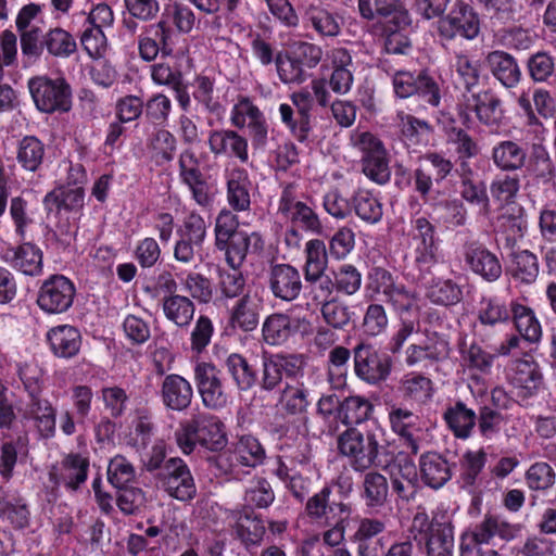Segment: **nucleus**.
<instances>
[{
  "mask_svg": "<svg viewBox=\"0 0 556 556\" xmlns=\"http://www.w3.org/2000/svg\"><path fill=\"white\" fill-rule=\"evenodd\" d=\"M511 302L507 303L504 299L493 296H482L479 303L477 320L483 327L494 328L498 325L510 321Z\"/></svg>",
  "mask_w": 556,
  "mask_h": 556,
  "instance_id": "680f3d73",
  "label": "nucleus"
},
{
  "mask_svg": "<svg viewBox=\"0 0 556 556\" xmlns=\"http://www.w3.org/2000/svg\"><path fill=\"white\" fill-rule=\"evenodd\" d=\"M164 491L181 502L191 501L197 494L193 476L187 463L180 457H169L161 472L155 475Z\"/></svg>",
  "mask_w": 556,
  "mask_h": 556,
  "instance_id": "5701e85b",
  "label": "nucleus"
},
{
  "mask_svg": "<svg viewBox=\"0 0 556 556\" xmlns=\"http://www.w3.org/2000/svg\"><path fill=\"white\" fill-rule=\"evenodd\" d=\"M27 88L36 110L42 114H62L72 109V87L63 76L37 75L28 79Z\"/></svg>",
  "mask_w": 556,
  "mask_h": 556,
  "instance_id": "0eeeda50",
  "label": "nucleus"
},
{
  "mask_svg": "<svg viewBox=\"0 0 556 556\" xmlns=\"http://www.w3.org/2000/svg\"><path fill=\"white\" fill-rule=\"evenodd\" d=\"M264 239L260 232L248 233L245 231L232 237L226 243V248H216L225 252V260L229 266H240L245 261L248 253L258 254L264 250Z\"/></svg>",
  "mask_w": 556,
  "mask_h": 556,
  "instance_id": "09e8293b",
  "label": "nucleus"
},
{
  "mask_svg": "<svg viewBox=\"0 0 556 556\" xmlns=\"http://www.w3.org/2000/svg\"><path fill=\"white\" fill-rule=\"evenodd\" d=\"M509 381L515 389L517 403L528 405L536 396L543 384L540 366L534 361L516 359L511 366Z\"/></svg>",
  "mask_w": 556,
  "mask_h": 556,
  "instance_id": "cd10ccee",
  "label": "nucleus"
},
{
  "mask_svg": "<svg viewBox=\"0 0 556 556\" xmlns=\"http://www.w3.org/2000/svg\"><path fill=\"white\" fill-rule=\"evenodd\" d=\"M388 61H380L382 70L392 75L394 94L400 99L417 97L431 106H439L441 89L437 80L427 72H410L394 70L392 73L386 68Z\"/></svg>",
  "mask_w": 556,
  "mask_h": 556,
  "instance_id": "1a4fd4ad",
  "label": "nucleus"
},
{
  "mask_svg": "<svg viewBox=\"0 0 556 556\" xmlns=\"http://www.w3.org/2000/svg\"><path fill=\"white\" fill-rule=\"evenodd\" d=\"M507 273L514 281L521 285L534 283L540 273L538 256L529 250L514 251L510 254Z\"/></svg>",
  "mask_w": 556,
  "mask_h": 556,
  "instance_id": "052dcab7",
  "label": "nucleus"
},
{
  "mask_svg": "<svg viewBox=\"0 0 556 556\" xmlns=\"http://www.w3.org/2000/svg\"><path fill=\"white\" fill-rule=\"evenodd\" d=\"M387 530L384 517H359L357 527L350 536L352 543L356 544L358 556H381V539L378 536Z\"/></svg>",
  "mask_w": 556,
  "mask_h": 556,
  "instance_id": "c85d7f7f",
  "label": "nucleus"
},
{
  "mask_svg": "<svg viewBox=\"0 0 556 556\" xmlns=\"http://www.w3.org/2000/svg\"><path fill=\"white\" fill-rule=\"evenodd\" d=\"M462 258L466 270L486 282H494L502 276L503 268L497 254L477 239L463 243Z\"/></svg>",
  "mask_w": 556,
  "mask_h": 556,
  "instance_id": "4be33fe9",
  "label": "nucleus"
},
{
  "mask_svg": "<svg viewBox=\"0 0 556 556\" xmlns=\"http://www.w3.org/2000/svg\"><path fill=\"white\" fill-rule=\"evenodd\" d=\"M390 484L387 477L371 470L364 475L359 497L369 514L379 513L389 504Z\"/></svg>",
  "mask_w": 556,
  "mask_h": 556,
  "instance_id": "4c0bfd02",
  "label": "nucleus"
},
{
  "mask_svg": "<svg viewBox=\"0 0 556 556\" xmlns=\"http://www.w3.org/2000/svg\"><path fill=\"white\" fill-rule=\"evenodd\" d=\"M278 111L281 123L296 141L300 143L311 141L313 135L312 115L298 113L288 103H281Z\"/></svg>",
  "mask_w": 556,
  "mask_h": 556,
  "instance_id": "338daca9",
  "label": "nucleus"
},
{
  "mask_svg": "<svg viewBox=\"0 0 556 556\" xmlns=\"http://www.w3.org/2000/svg\"><path fill=\"white\" fill-rule=\"evenodd\" d=\"M353 365L359 380L369 386H379L390 378L393 358L375 344L362 340L353 348Z\"/></svg>",
  "mask_w": 556,
  "mask_h": 556,
  "instance_id": "9d476101",
  "label": "nucleus"
},
{
  "mask_svg": "<svg viewBox=\"0 0 556 556\" xmlns=\"http://www.w3.org/2000/svg\"><path fill=\"white\" fill-rule=\"evenodd\" d=\"M268 286L276 299L286 302L298 299L303 289L300 271L296 267L287 263L270 265Z\"/></svg>",
  "mask_w": 556,
  "mask_h": 556,
  "instance_id": "c756f323",
  "label": "nucleus"
},
{
  "mask_svg": "<svg viewBox=\"0 0 556 556\" xmlns=\"http://www.w3.org/2000/svg\"><path fill=\"white\" fill-rule=\"evenodd\" d=\"M46 342L53 356L71 359L79 353L83 337L78 328L63 324L47 331Z\"/></svg>",
  "mask_w": 556,
  "mask_h": 556,
  "instance_id": "f704fd0d",
  "label": "nucleus"
},
{
  "mask_svg": "<svg viewBox=\"0 0 556 556\" xmlns=\"http://www.w3.org/2000/svg\"><path fill=\"white\" fill-rule=\"evenodd\" d=\"M481 30V18L475 7L465 1L456 0L448 12L437 23V31L441 39L452 41L456 38L476 39Z\"/></svg>",
  "mask_w": 556,
  "mask_h": 556,
  "instance_id": "f8f14e48",
  "label": "nucleus"
},
{
  "mask_svg": "<svg viewBox=\"0 0 556 556\" xmlns=\"http://www.w3.org/2000/svg\"><path fill=\"white\" fill-rule=\"evenodd\" d=\"M453 68L456 75V83L462 87L466 94L473 92V89L480 85L482 78V65L480 60L459 52L454 56Z\"/></svg>",
  "mask_w": 556,
  "mask_h": 556,
  "instance_id": "0e129e2a",
  "label": "nucleus"
},
{
  "mask_svg": "<svg viewBox=\"0 0 556 556\" xmlns=\"http://www.w3.org/2000/svg\"><path fill=\"white\" fill-rule=\"evenodd\" d=\"M20 243L7 250L3 260L15 270L26 276H38L42 273L43 254L41 249L31 242Z\"/></svg>",
  "mask_w": 556,
  "mask_h": 556,
  "instance_id": "ea45409f",
  "label": "nucleus"
},
{
  "mask_svg": "<svg viewBox=\"0 0 556 556\" xmlns=\"http://www.w3.org/2000/svg\"><path fill=\"white\" fill-rule=\"evenodd\" d=\"M389 420L391 429L400 435L402 444L410 454L416 455L419 452V417L407 408L394 407L389 413Z\"/></svg>",
  "mask_w": 556,
  "mask_h": 556,
  "instance_id": "de8ad7c7",
  "label": "nucleus"
},
{
  "mask_svg": "<svg viewBox=\"0 0 556 556\" xmlns=\"http://www.w3.org/2000/svg\"><path fill=\"white\" fill-rule=\"evenodd\" d=\"M331 74L327 79L329 88L337 94L348 93L354 81L352 55L345 48H336L330 56Z\"/></svg>",
  "mask_w": 556,
  "mask_h": 556,
  "instance_id": "8fccbe9b",
  "label": "nucleus"
},
{
  "mask_svg": "<svg viewBox=\"0 0 556 556\" xmlns=\"http://www.w3.org/2000/svg\"><path fill=\"white\" fill-rule=\"evenodd\" d=\"M263 302L256 295L243 294L230 311L229 325L243 332L255 330L260 323Z\"/></svg>",
  "mask_w": 556,
  "mask_h": 556,
  "instance_id": "603ef678",
  "label": "nucleus"
},
{
  "mask_svg": "<svg viewBox=\"0 0 556 556\" xmlns=\"http://www.w3.org/2000/svg\"><path fill=\"white\" fill-rule=\"evenodd\" d=\"M178 177L188 188L191 199L202 208L210 210L215 202L216 190L208 182L201 169V163L195 152L188 148L181 151L178 157Z\"/></svg>",
  "mask_w": 556,
  "mask_h": 556,
  "instance_id": "ddd939ff",
  "label": "nucleus"
},
{
  "mask_svg": "<svg viewBox=\"0 0 556 556\" xmlns=\"http://www.w3.org/2000/svg\"><path fill=\"white\" fill-rule=\"evenodd\" d=\"M519 336L529 343H536L542 338V327L534 311L518 301H511V315Z\"/></svg>",
  "mask_w": 556,
  "mask_h": 556,
  "instance_id": "bf43d9fd",
  "label": "nucleus"
},
{
  "mask_svg": "<svg viewBox=\"0 0 556 556\" xmlns=\"http://www.w3.org/2000/svg\"><path fill=\"white\" fill-rule=\"evenodd\" d=\"M339 452L349 457L354 471L364 472L374 466H380L379 450L381 445L372 431L361 432L354 427L348 428L338 438Z\"/></svg>",
  "mask_w": 556,
  "mask_h": 556,
  "instance_id": "6e6552de",
  "label": "nucleus"
},
{
  "mask_svg": "<svg viewBox=\"0 0 556 556\" xmlns=\"http://www.w3.org/2000/svg\"><path fill=\"white\" fill-rule=\"evenodd\" d=\"M224 367L239 391L248 392L256 388L260 366L255 357L230 353L224 361Z\"/></svg>",
  "mask_w": 556,
  "mask_h": 556,
  "instance_id": "c9c22d12",
  "label": "nucleus"
},
{
  "mask_svg": "<svg viewBox=\"0 0 556 556\" xmlns=\"http://www.w3.org/2000/svg\"><path fill=\"white\" fill-rule=\"evenodd\" d=\"M252 182L244 168H233L227 177V202L235 212H245L251 208Z\"/></svg>",
  "mask_w": 556,
  "mask_h": 556,
  "instance_id": "6e6d98bb",
  "label": "nucleus"
},
{
  "mask_svg": "<svg viewBox=\"0 0 556 556\" xmlns=\"http://www.w3.org/2000/svg\"><path fill=\"white\" fill-rule=\"evenodd\" d=\"M490 17L493 25L508 26L521 17L517 0H473Z\"/></svg>",
  "mask_w": 556,
  "mask_h": 556,
  "instance_id": "69168bd1",
  "label": "nucleus"
},
{
  "mask_svg": "<svg viewBox=\"0 0 556 556\" xmlns=\"http://www.w3.org/2000/svg\"><path fill=\"white\" fill-rule=\"evenodd\" d=\"M76 298V286L72 279L53 274L46 278L38 288L36 304L48 315L66 313Z\"/></svg>",
  "mask_w": 556,
  "mask_h": 556,
  "instance_id": "f3484780",
  "label": "nucleus"
},
{
  "mask_svg": "<svg viewBox=\"0 0 556 556\" xmlns=\"http://www.w3.org/2000/svg\"><path fill=\"white\" fill-rule=\"evenodd\" d=\"M456 112L460 124L468 129L475 123L472 114L492 132H497L506 126L504 102L492 89L463 94L456 104Z\"/></svg>",
  "mask_w": 556,
  "mask_h": 556,
  "instance_id": "20e7f679",
  "label": "nucleus"
},
{
  "mask_svg": "<svg viewBox=\"0 0 556 556\" xmlns=\"http://www.w3.org/2000/svg\"><path fill=\"white\" fill-rule=\"evenodd\" d=\"M0 519L15 530H24L30 525V509L27 501L17 492L0 486Z\"/></svg>",
  "mask_w": 556,
  "mask_h": 556,
  "instance_id": "49530a36",
  "label": "nucleus"
},
{
  "mask_svg": "<svg viewBox=\"0 0 556 556\" xmlns=\"http://www.w3.org/2000/svg\"><path fill=\"white\" fill-rule=\"evenodd\" d=\"M42 203L48 214L79 213L85 205V189L59 186L45 195Z\"/></svg>",
  "mask_w": 556,
  "mask_h": 556,
  "instance_id": "a18cd8bd",
  "label": "nucleus"
},
{
  "mask_svg": "<svg viewBox=\"0 0 556 556\" xmlns=\"http://www.w3.org/2000/svg\"><path fill=\"white\" fill-rule=\"evenodd\" d=\"M160 395L167 409L184 412L191 405L193 388L181 375L168 374L162 381Z\"/></svg>",
  "mask_w": 556,
  "mask_h": 556,
  "instance_id": "58836bf2",
  "label": "nucleus"
},
{
  "mask_svg": "<svg viewBox=\"0 0 556 556\" xmlns=\"http://www.w3.org/2000/svg\"><path fill=\"white\" fill-rule=\"evenodd\" d=\"M445 136L446 144L456 156V173L472 169L469 161L480 154L478 141L464 128L456 125V119L450 114L442 113L439 119Z\"/></svg>",
  "mask_w": 556,
  "mask_h": 556,
  "instance_id": "b1692460",
  "label": "nucleus"
},
{
  "mask_svg": "<svg viewBox=\"0 0 556 556\" xmlns=\"http://www.w3.org/2000/svg\"><path fill=\"white\" fill-rule=\"evenodd\" d=\"M434 182L431 169L422 164L415 169H410L402 164L395 166V186L400 190L412 189L422 201L429 199Z\"/></svg>",
  "mask_w": 556,
  "mask_h": 556,
  "instance_id": "37998d69",
  "label": "nucleus"
},
{
  "mask_svg": "<svg viewBox=\"0 0 556 556\" xmlns=\"http://www.w3.org/2000/svg\"><path fill=\"white\" fill-rule=\"evenodd\" d=\"M442 418L452 434L463 441L472 437L478 419L477 412L462 400L450 404L443 412Z\"/></svg>",
  "mask_w": 556,
  "mask_h": 556,
  "instance_id": "79ce46f5",
  "label": "nucleus"
},
{
  "mask_svg": "<svg viewBox=\"0 0 556 556\" xmlns=\"http://www.w3.org/2000/svg\"><path fill=\"white\" fill-rule=\"evenodd\" d=\"M194 383L205 408L219 410L230 400V392L222 377V371L212 362H199L193 368Z\"/></svg>",
  "mask_w": 556,
  "mask_h": 556,
  "instance_id": "a211bd4d",
  "label": "nucleus"
},
{
  "mask_svg": "<svg viewBox=\"0 0 556 556\" xmlns=\"http://www.w3.org/2000/svg\"><path fill=\"white\" fill-rule=\"evenodd\" d=\"M296 383L286 381L279 392L277 406L283 416L292 418L291 422L275 426V432L279 437L305 435L308 431V409L312 405L309 389L295 380Z\"/></svg>",
  "mask_w": 556,
  "mask_h": 556,
  "instance_id": "39448f33",
  "label": "nucleus"
},
{
  "mask_svg": "<svg viewBox=\"0 0 556 556\" xmlns=\"http://www.w3.org/2000/svg\"><path fill=\"white\" fill-rule=\"evenodd\" d=\"M181 452L191 454L198 446L211 452H219L227 445V435L222 420L207 413H199L180 424L175 432Z\"/></svg>",
  "mask_w": 556,
  "mask_h": 556,
  "instance_id": "7ed1b4c3",
  "label": "nucleus"
},
{
  "mask_svg": "<svg viewBox=\"0 0 556 556\" xmlns=\"http://www.w3.org/2000/svg\"><path fill=\"white\" fill-rule=\"evenodd\" d=\"M485 64L492 76L505 88L518 86L522 73L515 56L506 51L494 50L486 54Z\"/></svg>",
  "mask_w": 556,
  "mask_h": 556,
  "instance_id": "c03bdc74",
  "label": "nucleus"
},
{
  "mask_svg": "<svg viewBox=\"0 0 556 556\" xmlns=\"http://www.w3.org/2000/svg\"><path fill=\"white\" fill-rule=\"evenodd\" d=\"M523 526L508 521L503 515L488 510L460 535V556H481L482 545L492 547V555L500 556L495 548H503L520 536Z\"/></svg>",
  "mask_w": 556,
  "mask_h": 556,
  "instance_id": "f03ea898",
  "label": "nucleus"
},
{
  "mask_svg": "<svg viewBox=\"0 0 556 556\" xmlns=\"http://www.w3.org/2000/svg\"><path fill=\"white\" fill-rule=\"evenodd\" d=\"M233 532L235 538L244 549L251 553L264 541L266 528L262 515L256 514L253 509H241L236 516Z\"/></svg>",
  "mask_w": 556,
  "mask_h": 556,
  "instance_id": "72a5a7b5",
  "label": "nucleus"
},
{
  "mask_svg": "<svg viewBox=\"0 0 556 556\" xmlns=\"http://www.w3.org/2000/svg\"><path fill=\"white\" fill-rule=\"evenodd\" d=\"M308 325L305 318L288 313H271L262 324V339L269 346H281Z\"/></svg>",
  "mask_w": 556,
  "mask_h": 556,
  "instance_id": "bb28decb",
  "label": "nucleus"
},
{
  "mask_svg": "<svg viewBox=\"0 0 556 556\" xmlns=\"http://www.w3.org/2000/svg\"><path fill=\"white\" fill-rule=\"evenodd\" d=\"M333 486H338L343 498L349 497L353 490V483L350 478H338L332 484L326 483L318 492L307 498L305 504V514L312 522L321 525L339 515L353 514L351 503L331 500Z\"/></svg>",
  "mask_w": 556,
  "mask_h": 556,
  "instance_id": "9b49d317",
  "label": "nucleus"
},
{
  "mask_svg": "<svg viewBox=\"0 0 556 556\" xmlns=\"http://www.w3.org/2000/svg\"><path fill=\"white\" fill-rule=\"evenodd\" d=\"M451 348L448 337L433 331L419 343L409 344L405 350V364L407 367H418L422 370L438 368L439 364L450 356Z\"/></svg>",
  "mask_w": 556,
  "mask_h": 556,
  "instance_id": "aec40b11",
  "label": "nucleus"
},
{
  "mask_svg": "<svg viewBox=\"0 0 556 556\" xmlns=\"http://www.w3.org/2000/svg\"><path fill=\"white\" fill-rule=\"evenodd\" d=\"M366 296L376 300L378 295L384 296V302L399 313L408 312L413 306V295L403 283L396 282L393 274L380 266L369 269L365 285Z\"/></svg>",
  "mask_w": 556,
  "mask_h": 556,
  "instance_id": "4468645a",
  "label": "nucleus"
},
{
  "mask_svg": "<svg viewBox=\"0 0 556 556\" xmlns=\"http://www.w3.org/2000/svg\"><path fill=\"white\" fill-rule=\"evenodd\" d=\"M303 24L313 29L320 38H333L341 31L340 15L321 5L311 4L303 15Z\"/></svg>",
  "mask_w": 556,
  "mask_h": 556,
  "instance_id": "864d4df0",
  "label": "nucleus"
},
{
  "mask_svg": "<svg viewBox=\"0 0 556 556\" xmlns=\"http://www.w3.org/2000/svg\"><path fill=\"white\" fill-rule=\"evenodd\" d=\"M266 452L257 438L252 434L239 437L228 453L229 470L235 472L241 467L255 468L264 463Z\"/></svg>",
  "mask_w": 556,
  "mask_h": 556,
  "instance_id": "e433bc0d",
  "label": "nucleus"
},
{
  "mask_svg": "<svg viewBox=\"0 0 556 556\" xmlns=\"http://www.w3.org/2000/svg\"><path fill=\"white\" fill-rule=\"evenodd\" d=\"M493 164L502 172H517L527 160V149L513 140L497 142L491 152Z\"/></svg>",
  "mask_w": 556,
  "mask_h": 556,
  "instance_id": "4d7b16f0",
  "label": "nucleus"
},
{
  "mask_svg": "<svg viewBox=\"0 0 556 556\" xmlns=\"http://www.w3.org/2000/svg\"><path fill=\"white\" fill-rule=\"evenodd\" d=\"M488 463V453L483 447L466 450L458 459V482L462 489L473 490Z\"/></svg>",
  "mask_w": 556,
  "mask_h": 556,
  "instance_id": "5fc2aeb1",
  "label": "nucleus"
},
{
  "mask_svg": "<svg viewBox=\"0 0 556 556\" xmlns=\"http://www.w3.org/2000/svg\"><path fill=\"white\" fill-rule=\"evenodd\" d=\"M58 410L49 399L37 396L28 400L23 417L34 424L40 439L49 440L56 433Z\"/></svg>",
  "mask_w": 556,
  "mask_h": 556,
  "instance_id": "473e14b6",
  "label": "nucleus"
},
{
  "mask_svg": "<svg viewBox=\"0 0 556 556\" xmlns=\"http://www.w3.org/2000/svg\"><path fill=\"white\" fill-rule=\"evenodd\" d=\"M278 212L298 229L312 235L323 233L324 226L319 215L305 202L298 200L293 184H287L282 188L278 200Z\"/></svg>",
  "mask_w": 556,
  "mask_h": 556,
  "instance_id": "6ab92c4d",
  "label": "nucleus"
},
{
  "mask_svg": "<svg viewBox=\"0 0 556 556\" xmlns=\"http://www.w3.org/2000/svg\"><path fill=\"white\" fill-rule=\"evenodd\" d=\"M459 178V200L477 210L480 216L491 211V202L485 180L479 178L473 169L456 173Z\"/></svg>",
  "mask_w": 556,
  "mask_h": 556,
  "instance_id": "7c9ffc66",
  "label": "nucleus"
},
{
  "mask_svg": "<svg viewBox=\"0 0 556 556\" xmlns=\"http://www.w3.org/2000/svg\"><path fill=\"white\" fill-rule=\"evenodd\" d=\"M458 351L465 365L470 370H475L483 375L491 374L496 354L488 351L475 340L467 343L466 337H463L459 340Z\"/></svg>",
  "mask_w": 556,
  "mask_h": 556,
  "instance_id": "e2e57ef3",
  "label": "nucleus"
},
{
  "mask_svg": "<svg viewBox=\"0 0 556 556\" xmlns=\"http://www.w3.org/2000/svg\"><path fill=\"white\" fill-rule=\"evenodd\" d=\"M123 8L122 27L134 36L139 23H150L157 17L161 4L159 0H123Z\"/></svg>",
  "mask_w": 556,
  "mask_h": 556,
  "instance_id": "3c124183",
  "label": "nucleus"
},
{
  "mask_svg": "<svg viewBox=\"0 0 556 556\" xmlns=\"http://www.w3.org/2000/svg\"><path fill=\"white\" fill-rule=\"evenodd\" d=\"M176 33L170 26L169 18L161 16L156 23L143 27L138 37L139 56L146 62L155 61L157 55L174 53Z\"/></svg>",
  "mask_w": 556,
  "mask_h": 556,
  "instance_id": "412c9836",
  "label": "nucleus"
},
{
  "mask_svg": "<svg viewBox=\"0 0 556 556\" xmlns=\"http://www.w3.org/2000/svg\"><path fill=\"white\" fill-rule=\"evenodd\" d=\"M230 122L237 128L248 127V135L255 152H265L269 125L264 113L248 96H240L230 112Z\"/></svg>",
  "mask_w": 556,
  "mask_h": 556,
  "instance_id": "2eb2a0df",
  "label": "nucleus"
},
{
  "mask_svg": "<svg viewBox=\"0 0 556 556\" xmlns=\"http://www.w3.org/2000/svg\"><path fill=\"white\" fill-rule=\"evenodd\" d=\"M517 103L521 111V116L529 127H542L543 124L540 121V116L549 118L553 115L554 101L551 93L545 89H535L532 99L527 92H522Z\"/></svg>",
  "mask_w": 556,
  "mask_h": 556,
  "instance_id": "a19ab883",
  "label": "nucleus"
},
{
  "mask_svg": "<svg viewBox=\"0 0 556 556\" xmlns=\"http://www.w3.org/2000/svg\"><path fill=\"white\" fill-rule=\"evenodd\" d=\"M450 456L448 451H427L419 456V477L424 485L438 491L451 481L456 462L452 460Z\"/></svg>",
  "mask_w": 556,
  "mask_h": 556,
  "instance_id": "a878e982",
  "label": "nucleus"
},
{
  "mask_svg": "<svg viewBox=\"0 0 556 556\" xmlns=\"http://www.w3.org/2000/svg\"><path fill=\"white\" fill-rule=\"evenodd\" d=\"M90 471V457L87 452L64 454L58 466L49 472V481L55 486H64L70 492H77L87 482Z\"/></svg>",
  "mask_w": 556,
  "mask_h": 556,
  "instance_id": "393cba45",
  "label": "nucleus"
},
{
  "mask_svg": "<svg viewBox=\"0 0 556 556\" xmlns=\"http://www.w3.org/2000/svg\"><path fill=\"white\" fill-rule=\"evenodd\" d=\"M306 357L301 353H264L256 388L262 392H276L282 389L283 379L293 381L303 378Z\"/></svg>",
  "mask_w": 556,
  "mask_h": 556,
  "instance_id": "423d86ee",
  "label": "nucleus"
},
{
  "mask_svg": "<svg viewBox=\"0 0 556 556\" xmlns=\"http://www.w3.org/2000/svg\"><path fill=\"white\" fill-rule=\"evenodd\" d=\"M352 213L366 224L375 225L382 219L383 204L380 192L358 189L352 195Z\"/></svg>",
  "mask_w": 556,
  "mask_h": 556,
  "instance_id": "13d9d810",
  "label": "nucleus"
},
{
  "mask_svg": "<svg viewBox=\"0 0 556 556\" xmlns=\"http://www.w3.org/2000/svg\"><path fill=\"white\" fill-rule=\"evenodd\" d=\"M77 51V43L74 36L66 29L55 26L48 30H41L22 52L23 58L35 63L41 59L43 53L55 59H67Z\"/></svg>",
  "mask_w": 556,
  "mask_h": 556,
  "instance_id": "dca6fc26",
  "label": "nucleus"
},
{
  "mask_svg": "<svg viewBox=\"0 0 556 556\" xmlns=\"http://www.w3.org/2000/svg\"><path fill=\"white\" fill-rule=\"evenodd\" d=\"M207 144L214 155H228L242 164L249 161L248 139L232 129H213L208 132Z\"/></svg>",
  "mask_w": 556,
  "mask_h": 556,
  "instance_id": "2f4dec72",
  "label": "nucleus"
},
{
  "mask_svg": "<svg viewBox=\"0 0 556 556\" xmlns=\"http://www.w3.org/2000/svg\"><path fill=\"white\" fill-rule=\"evenodd\" d=\"M151 79L157 86H165L169 89L184 78L181 60L174 53L162 55L160 61L151 66Z\"/></svg>",
  "mask_w": 556,
  "mask_h": 556,
  "instance_id": "774afa93",
  "label": "nucleus"
},
{
  "mask_svg": "<svg viewBox=\"0 0 556 556\" xmlns=\"http://www.w3.org/2000/svg\"><path fill=\"white\" fill-rule=\"evenodd\" d=\"M357 9L363 20L372 22V33L383 39L387 54L410 52L412 42L405 30L412 18L401 0H357Z\"/></svg>",
  "mask_w": 556,
  "mask_h": 556,
  "instance_id": "f257e3e1",
  "label": "nucleus"
}]
</instances>
